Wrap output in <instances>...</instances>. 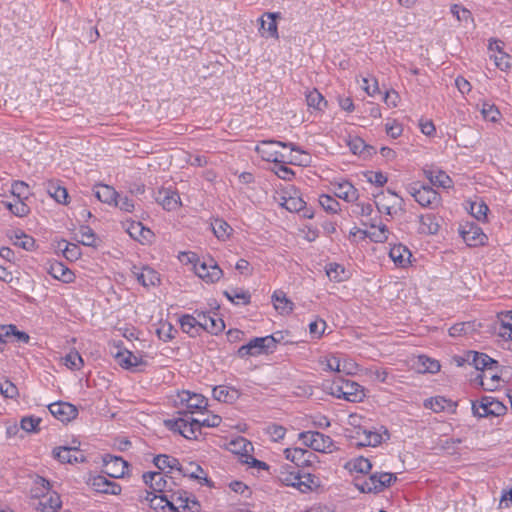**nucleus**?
I'll use <instances>...</instances> for the list:
<instances>
[{"mask_svg": "<svg viewBox=\"0 0 512 512\" xmlns=\"http://www.w3.org/2000/svg\"><path fill=\"white\" fill-rule=\"evenodd\" d=\"M408 193L422 207H434L439 204L440 196L433 188L420 182H413L407 186Z\"/></svg>", "mask_w": 512, "mask_h": 512, "instance_id": "20e7f679", "label": "nucleus"}, {"mask_svg": "<svg viewBox=\"0 0 512 512\" xmlns=\"http://www.w3.org/2000/svg\"><path fill=\"white\" fill-rule=\"evenodd\" d=\"M347 144L352 153L356 155H364L366 151L369 154V149H372V147L367 146L364 140L359 137H350L347 140Z\"/></svg>", "mask_w": 512, "mask_h": 512, "instance_id": "8fccbe9b", "label": "nucleus"}, {"mask_svg": "<svg viewBox=\"0 0 512 512\" xmlns=\"http://www.w3.org/2000/svg\"><path fill=\"white\" fill-rule=\"evenodd\" d=\"M114 205L124 212H132L135 208L133 201L128 196L118 194Z\"/></svg>", "mask_w": 512, "mask_h": 512, "instance_id": "338daca9", "label": "nucleus"}, {"mask_svg": "<svg viewBox=\"0 0 512 512\" xmlns=\"http://www.w3.org/2000/svg\"><path fill=\"white\" fill-rule=\"evenodd\" d=\"M451 13L457 18L458 21L460 22H469V21H472V14L471 12L464 8V7H461L457 4H454L452 7H451Z\"/></svg>", "mask_w": 512, "mask_h": 512, "instance_id": "13d9d810", "label": "nucleus"}, {"mask_svg": "<svg viewBox=\"0 0 512 512\" xmlns=\"http://www.w3.org/2000/svg\"><path fill=\"white\" fill-rule=\"evenodd\" d=\"M64 243H65V248L63 249L64 257L70 261L77 260L81 255L80 248L78 247V245L73 244V243H68L65 241H64Z\"/></svg>", "mask_w": 512, "mask_h": 512, "instance_id": "69168bd1", "label": "nucleus"}, {"mask_svg": "<svg viewBox=\"0 0 512 512\" xmlns=\"http://www.w3.org/2000/svg\"><path fill=\"white\" fill-rule=\"evenodd\" d=\"M345 467L350 472L367 474L372 469V464L367 458L360 456V457H357V458H354V459L348 461L346 463Z\"/></svg>", "mask_w": 512, "mask_h": 512, "instance_id": "4c0bfd02", "label": "nucleus"}, {"mask_svg": "<svg viewBox=\"0 0 512 512\" xmlns=\"http://www.w3.org/2000/svg\"><path fill=\"white\" fill-rule=\"evenodd\" d=\"M197 315L200 331L205 330L211 334H218L224 330L225 324L221 318L211 316L206 312H199Z\"/></svg>", "mask_w": 512, "mask_h": 512, "instance_id": "f3484780", "label": "nucleus"}, {"mask_svg": "<svg viewBox=\"0 0 512 512\" xmlns=\"http://www.w3.org/2000/svg\"><path fill=\"white\" fill-rule=\"evenodd\" d=\"M211 227L214 235L222 241L228 239L232 232L230 225L222 219H215L214 222L211 223Z\"/></svg>", "mask_w": 512, "mask_h": 512, "instance_id": "a19ab883", "label": "nucleus"}, {"mask_svg": "<svg viewBox=\"0 0 512 512\" xmlns=\"http://www.w3.org/2000/svg\"><path fill=\"white\" fill-rule=\"evenodd\" d=\"M35 496L38 498L36 509L41 512H57L62 506V501L57 492L47 491L45 494H36Z\"/></svg>", "mask_w": 512, "mask_h": 512, "instance_id": "4468645a", "label": "nucleus"}, {"mask_svg": "<svg viewBox=\"0 0 512 512\" xmlns=\"http://www.w3.org/2000/svg\"><path fill=\"white\" fill-rule=\"evenodd\" d=\"M76 239L85 246H94L96 236L89 226L82 225L79 229V236H77Z\"/></svg>", "mask_w": 512, "mask_h": 512, "instance_id": "de8ad7c7", "label": "nucleus"}, {"mask_svg": "<svg viewBox=\"0 0 512 512\" xmlns=\"http://www.w3.org/2000/svg\"><path fill=\"white\" fill-rule=\"evenodd\" d=\"M94 194L99 201L107 204H114L118 196L117 191L113 187L104 184L96 185L94 187Z\"/></svg>", "mask_w": 512, "mask_h": 512, "instance_id": "72a5a7b5", "label": "nucleus"}, {"mask_svg": "<svg viewBox=\"0 0 512 512\" xmlns=\"http://www.w3.org/2000/svg\"><path fill=\"white\" fill-rule=\"evenodd\" d=\"M266 433L270 436L271 440L277 442L284 438L286 429L281 425L271 424L267 426Z\"/></svg>", "mask_w": 512, "mask_h": 512, "instance_id": "bf43d9fd", "label": "nucleus"}, {"mask_svg": "<svg viewBox=\"0 0 512 512\" xmlns=\"http://www.w3.org/2000/svg\"><path fill=\"white\" fill-rule=\"evenodd\" d=\"M114 357L117 361V363L125 369H131L134 371H137V368L143 365H146V361H144L141 357L133 354L132 352L123 349L118 350Z\"/></svg>", "mask_w": 512, "mask_h": 512, "instance_id": "6ab92c4d", "label": "nucleus"}, {"mask_svg": "<svg viewBox=\"0 0 512 512\" xmlns=\"http://www.w3.org/2000/svg\"><path fill=\"white\" fill-rule=\"evenodd\" d=\"M424 175L434 186L442 188H450L452 186L451 178L442 170L424 169Z\"/></svg>", "mask_w": 512, "mask_h": 512, "instance_id": "c85d7f7f", "label": "nucleus"}, {"mask_svg": "<svg viewBox=\"0 0 512 512\" xmlns=\"http://www.w3.org/2000/svg\"><path fill=\"white\" fill-rule=\"evenodd\" d=\"M481 113L484 119L489 120L491 122H496L500 115L496 106L489 103H483Z\"/></svg>", "mask_w": 512, "mask_h": 512, "instance_id": "052dcab7", "label": "nucleus"}, {"mask_svg": "<svg viewBox=\"0 0 512 512\" xmlns=\"http://www.w3.org/2000/svg\"><path fill=\"white\" fill-rule=\"evenodd\" d=\"M316 477L311 474L301 475L299 473V480L296 483V488L302 493L312 490L313 486H317Z\"/></svg>", "mask_w": 512, "mask_h": 512, "instance_id": "603ef678", "label": "nucleus"}, {"mask_svg": "<svg viewBox=\"0 0 512 512\" xmlns=\"http://www.w3.org/2000/svg\"><path fill=\"white\" fill-rule=\"evenodd\" d=\"M319 203L325 211L330 213H337L340 209L339 202L330 195H321L319 197Z\"/></svg>", "mask_w": 512, "mask_h": 512, "instance_id": "864d4df0", "label": "nucleus"}, {"mask_svg": "<svg viewBox=\"0 0 512 512\" xmlns=\"http://www.w3.org/2000/svg\"><path fill=\"white\" fill-rule=\"evenodd\" d=\"M463 361L474 366L477 370L486 371L491 368H498V362L485 353L476 351H468L463 358Z\"/></svg>", "mask_w": 512, "mask_h": 512, "instance_id": "ddd939ff", "label": "nucleus"}, {"mask_svg": "<svg viewBox=\"0 0 512 512\" xmlns=\"http://www.w3.org/2000/svg\"><path fill=\"white\" fill-rule=\"evenodd\" d=\"M48 408L51 414L61 422H68L78 414L76 407L67 402H55L50 404Z\"/></svg>", "mask_w": 512, "mask_h": 512, "instance_id": "dca6fc26", "label": "nucleus"}, {"mask_svg": "<svg viewBox=\"0 0 512 512\" xmlns=\"http://www.w3.org/2000/svg\"><path fill=\"white\" fill-rule=\"evenodd\" d=\"M35 241L32 237L23 233L15 234L14 245L21 247L25 250H31L34 247Z\"/></svg>", "mask_w": 512, "mask_h": 512, "instance_id": "e2e57ef3", "label": "nucleus"}, {"mask_svg": "<svg viewBox=\"0 0 512 512\" xmlns=\"http://www.w3.org/2000/svg\"><path fill=\"white\" fill-rule=\"evenodd\" d=\"M306 101L309 107H313L317 110H322L323 107L327 105L322 94L316 89H313L306 94Z\"/></svg>", "mask_w": 512, "mask_h": 512, "instance_id": "49530a36", "label": "nucleus"}, {"mask_svg": "<svg viewBox=\"0 0 512 512\" xmlns=\"http://www.w3.org/2000/svg\"><path fill=\"white\" fill-rule=\"evenodd\" d=\"M488 206L482 200L474 201L470 205V213L479 221H484L487 217Z\"/></svg>", "mask_w": 512, "mask_h": 512, "instance_id": "3c124183", "label": "nucleus"}, {"mask_svg": "<svg viewBox=\"0 0 512 512\" xmlns=\"http://www.w3.org/2000/svg\"><path fill=\"white\" fill-rule=\"evenodd\" d=\"M299 472L297 466L285 464L279 467L277 478L282 484L296 488V483L299 480Z\"/></svg>", "mask_w": 512, "mask_h": 512, "instance_id": "b1692460", "label": "nucleus"}, {"mask_svg": "<svg viewBox=\"0 0 512 512\" xmlns=\"http://www.w3.org/2000/svg\"><path fill=\"white\" fill-rule=\"evenodd\" d=\"M156 200L167 211L176 210L181 205L178 193L170 189L160 190L157 194Z\"/></svg>", "mask_w": 512, "mask_h": 512, "instance_id": "5701e85b", "label": "nucleus"}, {"mask_svg": "<svg viewBox=\"0 0 512 512\" xmlns=\"http://www.w3.org/2000/svg\"><path fill=\"white\" fill-rule=\"evenodd\" d=\"M105 467L110 477L119 478L124 476L125 470L128 466L127 462L121 457L109 455L104 458Z\"/></svg>", "mask_w": 512, "mask_h": 512, "instance_id": "393cba45", "label": "nucleus"}, {"mask_svg": "<svg viewBox=\"0 0 512 512\" xmlns=\"http://www.w3.org/2000/svg\"><path fill=\"white\" fill-rule=\"evenodd\" d=\"M282 206L290 212H299L305 206V202L300 197H283Z\"/></svg>", "mask_w": 512, "mask_h": 512, "instance_id": "5fc2aeb1", "label": "nucleus"}, {"mask_svg": "<svg viewBox=\"0 0 512 512\" xmlns=\"http://www.w3.org/2000/svg\"><path fill=\"white\" fill-rule=\"evenodd\" d=\"M334 187V194L345 200L346 202H354L358 199L357 189L348 181H342L332 184Z\"/></svg>", "mask_w": 512, "mask_h": 512, "instance_id": "a878e982", "label": "nucleus"}, {"mask_svg": "<svg viewBox=\"0 0 512 512\" xmlns=\"http://www.w3.org/2000/svg\"><path fill=\"white\" fill-rule=\"evenodd\" d=\"M389 256L397 266L406 267L412 254L406 246L399 244L390 249Z\"/></svg>", "mask_w": 512, "mask_h": 512, "instance_id": "c756f323", "label": "nucleus"}, {"mask_svg": "<svg viewBox=\"0 0 512 512\" xmlns=\"http://www.w3.org/2000/svg\"><path fill=\"white\" fill-rule=\"evenodd\" d=\"M460 234L464 242L470 247H477L484 245L488 237L483 230L475 224H466L460 230Z\"/></svg>", "mask_w": 512, "mask_h": 512, "instance_id": "f8f14e48", "label": "nucleus"}, {"mask_svg": "<svg viewBox=\"0 0 512 512\" xmlns=\"http://www.w3.org/2000/svg\"><path fill=\"white\" fill-rule=\"evenodd\" d=\"M348 437L353 441L356 446H377L383 441L380 433L372 431L363 427H356L350 431Z\"/></svg>", "mask_w": 512, "mask_h": 512, "instance_id": "9d476101", "label": "nucleus"}, {"mask_svg": "<svg viewBox=\"0 0 512 512\" xmlns=\"http://www.w3.org/2000/svg\"><path fill=\"white\" fill-rule=\"evenodd\" d=\"M179 472L182 473L183 476H187L192 479H197L200 482L203 481L206 484L209 483V480H208L206 474L204 473L202 467L193 462H190L187 466H181V469Z\"/></svg>", "mask_w": 512, "mask_h": 512, "instance_id": "e433bc0d", "label": "nucleus"}, {"mask_svg": "<svg viewBox=\"0 0 512 512\" xmlns=\"http://www.w3.org/2000/svg\"><path fill=\"white\" fill-rule=\"evenodd\" d=\"M146 500L149 501L150 507L157 512L169 511V497L167 493H148Z\"/></svg>", "mask_w": 512, "mask_h": 512, "instance_id": "f704fd0d", "label": "nucleus"}, {"mask_svg": "<svg viewBox=\"0 0 512 512\" xmlns=\"http://www.w3.org/2000/svg\"><path fill=\"white\" fill-rule=\"evenodd\" d=\"M276 146L283 148H290L291 152H297L299 156H294L290 159V163L302 165L306 162L301 156H306V153L300 148L296 147L293 143H286L274 140H265L260 142L255 150L262 157L263 160L274 163H283L285 156L275 149Z\"/></svg>", "mask_w": 512, "mask_h": 512, "instance_id": "f03ea898", "label": "nucleus"}, {"mask_svg": "<svg viewBox=\"0 0 512 512\" xmlns=\"http://www.w3.org/2000/svg\"><path fill=\"white\" fill-rule=\"evenodd\" d=\"M178 397L181 405L183 406L182 410L178 412L179 415H182L181 418H192L188 415L201 412L207 407V400L201 394L182 391L179 393Z\"/></svg>", "mask_w": 512, "mask_h": 512, "instance_id": "0eeeda50", "label": "nucleus"}, {"mask_svg": "<svg viewBox=\"0 0 512 512\" xmlns=\"http://www.w3.org/2000/svg\"><path fill=\"white\" fill-rule=\"evenodd\" d=\"M222 419L218 415L207 418H177L165 421V425L172 431L180 433L186 439H197L202 427H217Z\"/></svg>", "mask_w": 512, "mask_h": 512, "instance_id": "f257e3e1", "label": "nucleus"}, {"mask_svg": "<svg viewBox=\"0 0 512 512\" xmlns=\"http://www.w3.org/2000/svg\"><path fill=\"white\" fill-rule=\"evenodd\" d=\"M473 331V324L470 322L457 323L450 327L449 335L451 337H460Z\"/></svg>", "mask_w": 512, "mask_h": 512, "instance_id": "6e6d98bb", "label": "nucleus"}, {"mask_svg": "<svg viewBox=\"0 0 512 512\" xmlns=\"http://www.w3.org/2000/svg\"><path fill=\"white\" fill-rule=\"evenodd\" d=\"M174 332L176 333V330L168 322L161 323L160 327L157 329V334L163 341H169L173 339Z\"/></svg>", "mask_w": 512, "mask_h": 512, "instance_id": "680f3d73", "label": "nucleus"}, {"mask_svg": "<svg viewBox=\"0 0 512 512\" xmlns=\"http://www.w3.org/2000/svg\"><path fill=\"white\" fill-rule=\"evenodd\" d=\"M47 191L51 197H53L58 203L66 204L68 199V192L66 188L50 182L47 186Z\"/></svg>", "mask_w": 512, "mask_h": 512, "instance_id": "a18cd8bd", "label": "nucleus"}, {"mask_svg": "<svg viewBox=\"0 0 512 512\" xmlns=\"http://www.w3.org/2000/svg\"><path fill=\"white\" fill-rule=\"evenodd\" d=\"M143 481L155 493H167V480L161 472H147L143 474Z\"/></svg>", "mask_w": 512, "mask_h": 512, "instance_id": "bb28decb", "label": "nucleus"}, {"mask_svg": "<svg viewBox=\"0 0 512 512\" xmlns=\"http://www.w3.org/2000/svg\"><path fill=\"white\" fill-rule=\"evenodd\" d=\"M53 455L61 463L83 462L85 457L76 447H58L53 450Z\"/></svg>", "mask_w": 512, "mask_h": 512, "instance_id": "412c9836", "label": "nucleus"}, {"mask_svg": "<svg viewBox=\"0 0 512 512\" xmlns=\"http://www.w3.org/2000/svg\"><path fill=\"white\" fill-rule=\"evenodd\" d=\"M365 398L364 388L350 380H344V400L357 403Z\"/></svg>", "mask_w": 512, "mask_h": 512, "instance_id": "cd10ccee", "label": "nucleus"}, {"mask_svg": "<svg viewBox=\"0 0 512 512\" xmlns=\"http://www.w3.org/2000/svg\"><path fill=\"white\" fill-rule=\"evenodd\" d=\"M169 512H198L200 504L190 499L186 492H173L168 494Z\"/></svg>", "mask_w": 512, "mask_h": 512, "instance_id": "6e6552de", "label": "nucleus"}, {"mask_svg": "<svg viewBox=\"0 0 512 512\" xmlns=\"http://www.w3.org/2000/svg\"><path fill=\"white\" fill-rule=\"evenodd\" d=\"M127 232L132 238L138 241L148 240V237L151 235L150 229L144 228L140 222H132L128 226Z\"/></svg>", "mask_w": 512, "mask_h": 512, "instance_id": "37998d69", "label": "nucleus"}, {"mask_svg": "<svg viewBox=\"0 0 512 512\" xmlns=\"http://www.w3.org/2000/svg\"><path fill=\"white\" fill-rule=\"evenodd\" d=\"M299 438L306 446L317 452L331 453L334 450L332 438L318 431L302 432L299 434Z\"/></svg>", "mask_w": 512, "mask_h": 512, "instance_id": "423d86ee", "label": "nucleus"}, {"mask_svg": "<svg viewBox=\"0 0 512 512\" xmlns=\"http://www.w3.org/2000/svg\"><path fill=\"white\" fill-rule=\"evenodd\" d=\"M280 18V13H265L260 21H261V29L267 33V36L272 37L274 39L279 38L277 22L276 20Z\"/></svg>", "mask_w": 512, "mask_h": 512, "instance_id": "7c9ffc66", "label": "nucleus"}, {"mask_svg": "<svg viewBox=\"0 0 512 512\" xmlns=\"http://www.w3.org/2000/svg\"><path fill=\"white\" fill-rule=\"evenodd\" d=\"M132 273L137 281L146 288L156 286L160 282L159 274L150 267L138 268L134 266Z\"/></svg>", "mask_w": 512, "mask_h": 512, "instance_id": "aec40b11", "label": "nucleus"}, {"mask_svg": "<svg viewBox=\"0 0 512 512\" xmlns=\"http://www.w3.org/2000/svg\"><path fill=\"white\" fill-rule=\"evenodd\" d=\"M47 273L63 283H72L75 279L74 273L61 262L49 263Z\"/></svg>", "mask_w": 512, "mask_h": 512, "instance_id": "4be33fe9", "label": "nucleus"}, {"mask_svg": "<svg viewBox=\"0 0 512 512\" xmlns=\"http://www.w3.org/2000/svg\"><path fill=\"white\" fill-rule=\"evenodd\" d=\"M6 207L19 217L26 216L29 213V207L21 199H18L15 203H6Z\"/></svg>", "mask_w": 512, "mask_h": 512, "instance_id": "4d7b16f0", "label": "nucleus"}, {"mask_svg": "<svg viewBox=\"0 0 512 512\" xmlns=\"http://www.w3.org/2000/svg\"><path fill=\"white\" fill-rule=\"evenodd\" d=\"M326 274L330 280L335 282H342L348 277L344 267L337 263L328 264L326 267Z\"/></svg>", "mask_w": 512, "mask_h": 512, "instance_id": "c03bdc74", "label": "nucleus"}, {"mask_svg": "<svg viewBox=\"0 0 512 512\" xmlns=\"http://www.w3.org/2000/svg\"><path fill=\"white\" fill-rule=\"evenodd\" d=\"M273 171L279 178L283 180H291L294 176L292 169L283 163H275Z\"/></svg>", "mask_w": 512, "mask_h": 512, "instance_id": "774afa93", "label": "nucleus"}, {"mask_svg": "<svg viewBox=\"0 0 512 512\" xmlns=\"http://www.w3.org/2000/svg\"><path fill=\"white\" fill-rule=\"evenodd\" d=\"M269 343L272 342L266 338V336L252 338L247 344L238 348L237 355L240 358H247L250 356L255 357L262 354H268L269 352H272Z\"/></svg>", "mask_w": 512, "mask_h": 512, "instance_id": "1a4fd4ad", "label": "nucleus"}, {"mask_svg": "<svg viewBox=\"0 0 512 512\" xmlns=\"http://www.w3.org/2000/svg\"><path fill=\"white\" fill-rule=\"evenodd\" d=\"M64 363L70 369H79L83 364V360L78 352H70L65 356Z\"/></svg>", "mask_w": 512, "mask_h": 512, "instance_id": "0e129e2a", "label": "nucleus"}, {"mask_svg": "<svg viewBox=\"0 0 512 512\" xmlns=\"http://www.w3.org/2000/svg\"><path fill=\"white\" fill-rule=\"evenodd\" d=\"M179 321L183 332L191 336H196L199 334L200 327L198 325V315L196 317L188 314L183 315Z\"/></svg>", "mask_w": 512, "mask_h": 512, "instance_id": "ea45409f", "label": "nucleus"}, {"mask_svg": "<svg viewBox=\"0 0 512 512\" xmlns=\"http://www.w3.org/2000/svg\"><path fill=\"white\" fill-rule=\"evenodd\" d=\"M213 397L219 402L232 403L239 398V392L235 388L219 385L213 389Z\"/></svg>", "mask_w": 512, "mask_h": 512, "instance_id": "2f4dec72", "label": "nucleus"}, {"mask_svg": "<svg viewBox=\"0 0 512 512\" xmlns=\"http://www.w3.org/2000/svg\"><path fill=\"white\" fill-rule=\"evenodd\" d=\"M424 405L426 408H429L434 412L439 413L445 410L447 406H451V401L445 399L444 397L437 396L426 400Z\"/></svg>", "mask_w": 512, "mask_h": 512, "instance_id": "09e8293b", "label": "nucleus"}, {"mask_svg": "<svg viewBox=\"0 0 512 512\" xmlns=\"http://www.w3.org/2000/svg\"><path fill=\"white\" fill-rule=\"evenodd\" d=\"M274 307L282 315H288L293 311L294 304L287 298L283 291H275L272 295Z\"/></svg>", "mask_w": 512, "mask_h": 512, "instance_id": "473e14b6", "label": "nucleus"}, {"mask_svg": "<svg viewBox=\"0 0 512 512\" xmlns=\"http://www.w3.org/2000/svg\"><path fill=\"white\" fill-rule=\"evenodd\" d=\"M224 295L227 297L229 301L234 304H244L247 305L250 303V294L249 292L242 289H231L224 291Z\"/></svg>", "mask_w": 512, "mask_h": 512, "instance_id": "79ce46f5", "label": "nucleus"}, {"mask_svg": "<svg viewBox=\"0 0 512 512\" xmlns=\"http://www.w3.org/2000/svg\"><path fill=\"white\" fill-rule=\"evenodd\" d=\"M89 485L99 493L118 495L121 493V486L116 482L108 480L105 476L97 475L89 479Z\"/></svg>", "mask_w": 512, "mask_h": 512, "instance_id": "2eb2a0df", "label": "nucleus"}, {"mask_svg": "<svg viewBox=\"0 0 512 512\" xmlns=\"http://www.w3.org/2000/svg\"><path fill=\"white\" fill-rule=\"evenodd\" d=\"M419 232L423 234H437L439 231V224L433 214L422 215L419 218Z\"/></svg>", "mask_w": 512, "mask_h": 512, "instance_id": "c9c22d12", "label": "nucleus"}, {"mask_svg": "<svg viewBox=\"0 0 512 512\" xmlns=\"http://www.w3.org/2000/svg\"><path fill=\"white\" fill-rule=\"evenodd\" d=\"M155 466L159 468L160 470H164L166 468L170 470H177L180 471L181 464L178 461V459L168 456L165 454L157 455L153 460Z\"/></svg>", "mask_w": 512, "mask_h": 512, "instance_id": "58836bf2", "label": "nucleus"}, {"mask_svg": "<svg viewBox=\"0 0 512 512\" xmlns=\"http://www.w3.org/2000/svg\"><path fill=\"white\" fill-rule=\"evenodd\" d=\"M473 414L482 418L488 416H502L506 413L507 407L491 396H483L481 400L472 403Z\"/></svg>", "mask_w": 512, "mask_h": 512, "instance_id": "39448f33", "label": "nucleus"}, {"mask_svg": "<svg viewBox=\"0 0 512 512\" xmlns=\"http://www.w3.org/2000/svg\"><path fill=\"white\" fill-rule=\"evenodd\" d=\"M397 480L393 473L375 472L369 478L356 481L355 486L363 493H378L388 488Z\"/></svg>", "mask_w": 512, "mask_h": 512, "instance_id": "7ed1b4c3", "label": "nucleus"}, {"mask_svg": "<svg viewBox=\"0 0 512 512\" xmlns=\"http://www.w3.org/2000/svg\"><path fill=\"white\" fill-rule=\"evenodd\" d=\"M484 390L494 391L501 384V377L498 374V368H491L479 373L475 380Z\"/></svg>", "mask_w": 512, "mask_h": 512, "instance_id": "a211bd4d", "label": "nucleus"}, {"mask_svg": "<svg viewBox=\"0 0 512 512\" xmlns=\"http://www.w3.org/2000/svg\"><path fill=\"white\" fill-rule=\"evenodd\" d=\"M194 270L196 275L206 283L217 282L223 276L222 269L213 259L202 262L198 261L194 264Z\"/></svg>", "mask_w": 512, "mask_h": 512, "instance_id": "9b49d317", "label": "nucleus"}]
</instances>
